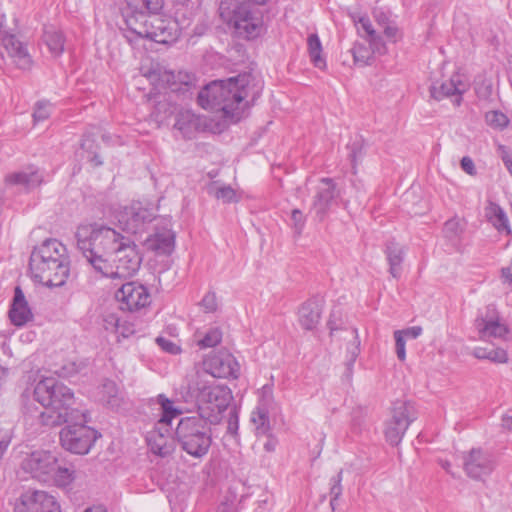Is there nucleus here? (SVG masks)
<instances>
[{
	"label": "nucleus",
	"instance_id": "nucleus-33",
	"mask_svg": "<svg viewBox=\"0 0 512 512\" xmlns=\"http://www.w3.org/2000/svg\"><path fill=\"white\" fill-rule=\"evenodd\" d=\"M101 401L112 409L118 408L121 405L122 398L119 395V389L115 382L106 381L102 385Z\"/></svg>",
	"mask_w": 512,
	"mask_h": 512
},
{
	"label": "nucleus",
	"instance_id": "nucleus-2",
	"mask_svg": "<svg viewBox=\"0 0 512 512\" xmlns=\"http://www.w3.org/2000/svg\"><path fill=\"white\" fill-rule=\"evenodd\" d=\"M34 399L41 404L42 410L31 411L30 417H35L41 425L59 426L69 421H85V412L73 408L74 393L55 378H45L34 388Z\"/></svg>",
	"mask_w": 512,
	"mask_h": 512
},
{
	"label": "nucleus",
	"instance_id": "nucleus-18",
	"mask_svg": "<svg viewBox=\"0 0 512 512\" xmlns=\"http://www.w3.org/2000/svg\"><path fill=\"white\" fill-rule=\"evenodd\" d=\"M0 40L8 55L19 69L28 70L31 68L33 61L27 46L16 35L4 30L2 22H0Z\"/></svg>",
	"mask_w": 512,
	"mask_h": 512
},
{
	"label": "nucleus",
	"instance_id": "nucleus-54",
	"mask_svg": "<svg viewBox=\"0 0 512 512\" xmlns=\"http://www.w3.org/2000/svg\"><path fill=\"white\" fill-rule=\"evenodd\" d=\"M135 333L134 325L128 321H121L115 331V334L123 338H128Z\"/></svg>",
	"mask_w": 512,
	"mask_h": 512
},
{
	"label": "nucleus",
	"instance_id": "nucleus-43",
	"mask_svg": "<svg viewBox=\"0 0 512 512\" xmlns=\"http://www.w3.org/2000/svg\"><path fill=\"white\" fill-rule=\"evenodd\" d=\"M352 54L355 63L361 66L369 65L372 59V52L363 44H355L352 48Z\"/></svg>",
	"mask_w": 512,
	"mask_h": 512
},
{
	"label": "nucleus",
	"instance_id": "nucleus-39",
	"mask_svg": "<svg viewBox=\"0 0 512 512\" xmlns=\"http://www.w3.org/2000/svg\"><path fill=\"white\" fill-rule=\"evenodd\" d=\"M349 333L351 334L352 340L347 347V369L351 372L352 366L360 353V340L356 328H352Z\"/></svg>",
	"mask_w": 512,
	"mask_h": 512
},
{
	"label": "nucleus",
	"instance_id": "nucleus-9",
	"mask_svg": "<svg viewBox=\"0 0 512 512\" xmlns=\"http://www.w3.org/2000/svg\"><path fill=\"white\" fill-rule=\"evenodd\" d=\"M87 415L85 421H69L68 425L60 431L61 446L74 454H87L100 434L93 428L87 426Z\"/></svg>",
	"mask_w": 512,
	"mask_h": 512
},
{
	"label": "nucleus",
	"instance_id": "nucleus-47",
	"mask_svg": "<svg viewBox=\"0 0 512 512\" xmlns=\"http://www.w3.org/2000/svg\"><path fill=\"white\" fill-rule=\"evenodd\" d=\"M292 227L297 235H300L305 226V216L299 209H293L291 212Z\"/></svg>",
	"mask_w": 512,
	"mask_h": 512
},
{
	"label": "nucleus",
	"instance_id": "nucleus-53",
	"mask_svg": "<svg viewBox=\"0 0 512 512\" xmlns=\"http://www.w3.org/2000/svg\"><path fill=\"white\" fill-rule=\"evenodd\" d=\"M156 343L162 348V350L170 354H178L181 350L178 345L164 337H157Z\"/></svg>",
	"mask_w": 512,
	"mask_h": 512
},
{
	"label": "nucleus",
	"instance_id": "nucleus-29",
	"mask_svg": "<svg viewBox=\"0 0 512 512\" xmlns=\"http://www.w3.org/2000/svg\"><path fill=\"white\" fill-rule=\"evenodd\" d=\"M175 128L186 138H192L194 133L202 128L201 118L190 110H180L176 116Z\"/></svg>",
	"mask_w": 512,
	"mask_h": 512
},
{
	"label": "nucleus",
	"instance_id": "nucleus-55",
	"mask_svg": "<svg viewBox=\"0 0 512 512\" xmlns=\"http://www.w3.org/2000/svg\"><path fill=\"white\" fill-rule=\"evenodd\" d=\"M239 428V417L236 409L229 412L227 432L233 436L237 435Z\"/></svg>",
	"mask_w": 512,
	"mask_h": 512
},
{
	"label": "nucleus",
	"instance_id": "nucleus-42",
	"mask_svg": "<svg viewBox=\"0 0 512 512\" xmlns=\"http://www.w3.org/2000/svg\"><path fill=\"white\" fill-rule=\"evenodd\" d=\"M213 196L223 203H236L240 200L237 192L229 185H223L210 190Z\"/></svg>",
	"mask_w": 512,
	"mask_h": 512
},
{
	"label": "nucleus",
	"instance_id": "nucleus-37",
	"mask_svg": "<svg viewBox=\"0 0 512 512\" xmlns=\"http://www.w3.org/2000/svg\"><path fill=\"white\" fill-rule=\"evenodd\" d=\"M81 149L86 153V158L92 166L98 167L103 164V161L97 152L98 144L90 136H85L83 138Z\"/></svg>",
	"mask_w": 512,
	"mask_h": 512
},
{
	"label": "nucleus",
	"instance_id": "nucleus-56",
	"mask_svg": "<svg viewBox=\"0 0 512 512\" xmlns=\"http://www.w3.org/2000/svg\"><path fill=\"white\" fill-rule=\"evenodd\" d=\"M444 231L448 237H454L461 231L460 221L456 218L445 222Z\"/></svg>",
	"mask_w": 512,
	"mask_h": 512
},
{
	"label": "nucleus",
	"instance_id": "nucleus-28",
	"mask_svg": "<svg viewBox=\"0 0 512 512\" xmlns=\"http://www.w3.org/2000/svg\"><path fill=\"white\" fill-rule=\"evenodd\" d=\"M321 300L311 298L304 302L299 308V323L306 330L314 329L321 317Z\"/></svg>",
	"mask_w": 512,
	"mask_h": 512
},
{
	"label": "nucleus",
	"instance_id": "nucleus-52",
	"mask_svg": "<svg viewBox=\"0 0 512 512\" xmlns=\"http://www.w3.org/2000/svg\"><path fill=\"white\" fill-rule=\"evenodd\" d=\"M498 153L504 166L506 167L510 176L512 177V153L508 150V148L505 145L498 146Z\"/></svg>",
	"mask_w": 512,
	"mask_h": 512
},
{
	"label": "nucleus",
	"instance_id": "nucleus-3",
	"mask_svg": "<svg viewBox=\"0 0 512 512\" xmlns=\"http://www.w3.org/2000/svg\"><path fill=\"white\" fill-rule=\"evenodd\" d=\"M70 264L66 246L55 238H49L32 250L29 270L35 281L48 287H60L69 277Z\"/></svg>",
	"mask_w": 512,
	"mask_h": 512
},
{
	"label": "nucleus",
	"instance_id": "nucleus-58",
	"mask_svg": "<svg viewBox=\"0 0 512 512\" xmlns=\"http://www.w3.org/2000/svg\"><path fill=\"white\" fill-rule=\"evenodd\" d=\"M356 24L360 25V27L364 30V32L367 34L368 38L376 34V31L374 30L372 23L367 16H360L358 20H355Z\"/></svg>",
	"mask_w": 512,
	"mask_h": 512
},
{
	"label": "nucleus",
	"instance_id": "nucleus-4",
	"mask_svg": "<svg viewBox=\"0 0 512 512\" xmlns=\"http://www.w3.org/2000/svg\"><path fill=\"white\" fill-rule=\"evenodd\" d=\"M251 74H240L226 80H216L207 84L198 93V104L213 112H223L225 117L238 115L239 104L249 97Z\"/></svg>",
	"mask_w": 512,
	"mask_h": 512
},
{
	"label": "nucleus",
	"instance_id": "nucleus-22",
	"mask_svg": "<svg viewBox=\"0 0 512 512\" xmlns=\"http://www.w3.org/2000/svg\"><path fill=\"white\" fill-rule=\"evenodd\" d=\"M494 468L493 457L481 449H472L464 461V469L467 475L473 479L489 475Z\"/></svg>",
	"mask_w": 512,
	"mask_h": 512
},
{
	"label": "nucleus",
	"instance_id": "nucleus-1",
	"mask_svg": "<svg viewBox=\"0 0 512 512\" xmlns=\"http://www.w3.org/2000/svg\"><path fill=\"white\" fill-rule=\"evenodd\" d=\"M75 238L77 248L101 278L127 280L141 266L142 255L137 244L112 227L82 224L77 227Z\"/></svg>",
	"mask_w": 512,
	"mask_h": 512
},
{
	"label": "nucleus",
	"instance_id": "nucleus-50",
	"mask_svg": "<svg viewBox=\"0 0 512 512\" xmlns=\"http://www.w3.org/2000/svg\"><path fill=\"white\" fill-rule=\"evenodd\" d=\"M201 306L203 307L204 311L207 313H211L216 311L217 309V298L216 294L214 292H208L205 294L201 301Z\"/></svg>",
	"mask_w": 512,
	"mask_h": 512
},
{
	"label": "nucleus",
	"instance_id": "nucleus-62",
	"mask_svg": "<svg viewBox=\"0 0 512 512\" xmlns=\"http://www.w3.org/2000/svg\"><path fill=\"white\" fill-rule=\"evenodd\" d=\"M489 348L486 347H475L472 351V355L479 360H486Z\"/></svg>",
	"mask_w": 512,
	"mask_h": 512
},
{
	"label": "nucleus",
	"instance_id": "nucleus-16",
	"mask_svg": "<svg viewBox=\"0 0 512 512\" xmlns=\"http://www.w3.org/2000/svg\"><path fill=\"white\" fill-rule=\"evenodd\" d=\"M126 6L123 8V17L128 28L129 34L134 30V25L130 20L136 23L148 18V15H153L159 12L163 7V0H125Z\"/></svg>",
	"mask_w": 512,
	"mask_h": 512
},
{
	"label": "nucleus",
	"instance_id": "nucleus-38",
	"mask_svg": "<svg viewBox=\"0 0 512 512\" xmlns=\"http://www.w3.org/2000/svg\"><path fill=\"white\" fill-rule=\"evenodd\" d=\"M251 421L254 423L258 435H266L269 432V416L265 408L257 407L251 414Z\"/></svg>",
	"mask_w": 512,
	"mask_h": 512
},
{
	"label": "nucleus",
	"instance_id": "nucleus-13",
	"mask_svg": "<svg viewBox=\"0 0 512 512\" xmlns=\"http://www.w3.org/2000/svg\"><path fill=\"white\" fill-rule=\"evenodd\" d=\"M115 299L120 304V309L125 311H137L150 303L148 289L141 283L129 281L116 291Z\"/></svg>",
	"mask_w": 512,
	"mask_h": 512
},
{
	"label": "nucleus",
	"instance_id": "nucleus-6",
	"mask_svg": "<svg viewBox=\"0 0 512 512\" xmlns=\"http://www.w3.org/2000/svg\"><path fill=\"white\" fill-rule=\"evenodd\" d=\"M221 18L234 29V33L245 39L258 37L263 30V21L251 5L241 0H225L219 6Z\"/></svg>",
	"mask_w": 512,
	"mask_h": 512
},
{
	"label": "nucleus",
	"instance_id": "nucleus-46",
	"mask_svg": "<svg viewBox=\"0 0 512 512\" xmlns=\"http://www.w3.org/2000/svg\"><path fill=\"white\" fill-rule=\"evenodd\" d=\"M508 353L503 348L489 349L486 360L493 363L504 364L508 362Z\"/></svg>",
	"mask_w": 512,
	"mask_h": 512
},
{
	"label": "nucleus",
	"instance_id": "nucleus-36",
	"mask_svg": "<svg viewBox=\"0 0 512 512\" xmlns=\"http://www.w3.org/2000/svg\"><path fill=\"white\" fill-rule=\"evenodd\" d=\"M308 51L314 66L318 68L325 67V60L321 56L322 45L317 34H311L307 39Z\"/></svg>",
	"mask_w": 512,
	"mask_h": 512
},
{
	"label": "nucleus",
	"instance_id": "nucleus-32",
	"mask_svg": "<svg viewBox=\"0 0 512 512\" xmlns=\"http://www.w3.org/2000/svg\"><path fill=\"white\" fill-rule=\"evenodd\" d=\"M484 123L495 132H503L510 125V118L507 114L498 109H491L483 115Z\"/></svg>",
	"mask_w": 512,
	"mask_h": 512
},
{
	"label": "nucleus",
	"instance_id": "nucleus-63",
	"mask_svg": "<svg viewBox=\"0 0 512 512\" xmlns=\"http://www.w3.org/2000/svg\"><path fill=\"white\" fill-rule=\"evenodd\" d=\"M501 277L507 283H512V259L508 266L501 269Z\"/></svg>",
	"mask_w": 512,
	"mask_h": 512
},
{
	"label": "nucleus",
	"instance_id": "nucleus-26",
	"mask_svg": "<svg viewBox=\"0 0 512 512\" xmlns=\"http://www.w3.org/2000/svg\"><path fill=\"white\" fill-rule=\"evenodd\" d=\"M9 317L16 326H23L33 319V313L20 286H16L14 289Z\"/></svg>",
	"mask_w": 512,
	"mask_h": 512
},
{
	"label": "nucleus",
	"instance_id": "nucleus-8",
	"mask_svg": "<svg viewBox=\"0 0 512 512\" xmlns=\"http://www.w3.org/2000/svg\"><path fill=\"white\" fill-rule=\"evenodd\" d=\"M136 27L125 37L132 43L138 38H146L160 44L174 43L180 36L182 28L176 19L160 15L158 12L148 15V18L136 23L130 20Z\"/></svg>",
	"mask_w": 512,
	"mask_h": 512
},
{
	"label": "nucleus",
	"instance_id": "nucleus-34",
	"mask_svg": "<svg viewBox=\"0 0 512 512\" xmlns=\"http://www.w3.org/2000/svg\"><path fill=\"white\" fill-rule=\"evenodd\" d=\"M157 402L160 404L162 409V415L157 424L169 426L172 419L180 414V410L175 408L173 402L163 394L158 395Z\"/></svg>",
	"mask_w": 512,
	"mask_h": 512
},
{
	"label": "nucleus",
	"instance_id": "nucleus-45",
	"mask_svg": "<svg viewBox=\"0 0 512 512\" xmlns=\"http://www.w3.org/2000/svg\"><path fill=\"white\" fill-rule=\"evenodd\" d=\"M52 109L53 106L49 101H38L33 112L34 122L39 123L47 120L51 115Z\"/></svg>",
	"mask_w": 512,
	"mask_h": 512
},
{
	"label": "nucleus",
	"instance_id": "nucleus-19",
	"mask_svg": "<svg viewBox=\"0 0 512 512\" xmlns=\"http://www.w3.org/2000/svg\"><path fill=\"white\" fill-rule=\"evenodd\" d=\"M0 40L8 55L19 69L28 70L31 68L33 61L27 46L16 35L4 30L2 22H0Z\"/></svg>",
	"mask_w": 512,
	"mask_h": 512
},
{
	"label": "nucleus",
	"instance_id": "nucleus-11",
	"mask_svg": "<svg viewBox=\"0 0 512 512\" xmlns=\"http://www.w3.org/2000/svg\"><path fill=\"white\" fill-rule=\"evenodd\" d=\"M21 467L33 478L41 482H49L57 469V457L49 451H34L23 459Z\"/></svg>",
	"mask_w": 512,
	"mask_h": 512
},
{
	"label": "nucleus",
	"instance_id": "nucleus-24",
	"mask_svg": "<svg viewBox=\"0 0 512 512\" xmlns=\"http://www.w3.org/2000/svg\"><path fill=\"white\" fill-rule=\"evenodd\" d=\"M475 328L478 332V337L480 340L488 341L490 339H499L503 341L508 340V335L510 334V329L500 320L499 317L496 318H486V317H477L475 319Z\"/></svg>",
	"mask_w": 512,
	"mask_h": 512
},
{
	"label": "nucleus",
	"instance_id": "nucleus-60",
	"mask_svg": "<svg viewBox=\"0 0 512 512\" xmlns=\"http://www.w3.org/2000/svg\"><path fill=\"white\" fill-rule=\"evenodd\" d=\"M461 168L469 175H475L476 174V169H475V165H474V162L473 160L468 157V156H465L461 159Z\"/></svg>",
	"mask_w": 512,
	"mask_h": 512
},
{
	"label": "nucleus",
	"instance_id": "nucleus-23",
	"mask_svg": "<svg viewBox=\"0 0 512 512\" xmlns=\"http://www.w3.org/2000/svg\"><path fill=\"white\" fill-rule=\"evenodd\" d=\"M313 199L312 209L319 221L328 213L333 200L337 197L336 184L331 178H322Z\"/></svg>",
	"mask_w": 512,
	"mask_h": 512
},
{
	"label": "nucleus",
	"instance_id": "nucleus-5",
	"mask_svg": "<svg viewBox=\"0 0 512 512\" xmlns=\"http://www.w3.org/2000/svg\"><path fill=\"white\" fill-rule=\"evenodd\" d=\"M212 423L204 416L182 418L176 428V438L183 451L194 458L204 457L212 445Z\"/></svg>",
	"mask_w": 512,
	"mask_h": 512
},
{
	"label": "nucleus",
	"instance_id": "nucleus-64",
	"mask_svg": "<svg viewBox=\"0 0 512 512\" xmlns=\"http://www.w3.org/2000/svg\"><path fill=\"white\" fill-rule=\"evenodd\" d=\"M217 512H235V507H234V504L233 502H229L228 500L227 501H224L222 502L218 508H217Z\"/></svg>",
	"mask_w": 512,
	"mask_h": 512
},
{
	"label": "nucleus",
	"instance_id": "nucleus-20",
	"mask_svg": "<svg viewBox=\"0 0 512 512\" xmlns=\"http://www.w3.org/2000/svg\"><path fill=\"white\" fill-rule=\"evenodd\" d=\"M146 441L150 451L163 458L171 455L175 450V439L169 426L157 424L147 433Z\"/></svg>",
	"mask_w": 512,
	"mask_h": 512
},
{
	"label": "nucleus",
	"instance_id": "nucleus-48",
	"mask_svg": "<svg viewBox=\"0 0 512 512\" xmlns=\"http://www.w3.org/2000/svg\"><path fill=\"white\" fill-rule=\"evenodd\" d=\"M395 339V350L399 361L404 362L406 360V339L401 335V332L394 331Z\"/></svg>",
	"mask_w": 512,
	"mask_h": 512
},
{
	"label": "nucleus",
	"instance_id": "nucleus-21",
	"mask_svg": "<svg viewBox=\"0 0 512 512\" xmlns=\"http://www.w3.org/2000/svg\"><path fill=\"white\" fill-rule=\"evenodd\" d=\"M148 78L151 81L158 80L160 85L168 88L171 92L177 94L189 93L191 85V77L187 73L178 72L175 74L172 71L157 69L149 73Z\"/></svg>",
	"mask_w": 512,
	"mask_h": 512
},
{
	"label": "nucleus",
	"instance_id": "nucleus-25",
	"mask_svg": "<svg viewBox=\"0 0 512 512\" xmlns=\"http://www.w3.org/2000/svg\"><path fill=\"white\" fill-rule=\"evenodd\" d=\"M5 180L9 184L19 185L26 191H31L45 182V176L42 169L35 165H28L20 171L8 174Z\"/></svg>",
	"mask_w": 512,
	"mask_h": 512
},
{
	"label": "nucleus",
	"instance_id": "nucleus-15",
	"mask_svg": "<svg viewBox=\"0 0 512 512\" xmlns=\"http://www.w3.org/2000/svg\"><path fill=\"white\" fill-rule=\"evenodd\" d=\"M205 372L214 378H238L240 366L236 358L228 352L212 354L204 359Z\"/></svg>",
	"mask_w": 512,
	"mask_h": 512
},
{
	"label": "nucleus",
	"instance_id": "nucleus-49",
	"mask_svg": "<svg viewBox=\"0 0 512 512\" xmlns=\"http://www.w3.org/2000/svg\"><path fill=\"white\" fill-rule=\"evenodd\" d=\"M368 42L372 53H378L379 55H383L387 52V47L382 37L377 33L368 38Z\"/></svg>",
	"mask_w": 512,
	"mask_h": 512
},
{
	"label": "nucleus",
	"instance_id": "nucleus-7",
	"mask_svg": "<svg viewBox=\"0 0 512 512\" xmlns=\"http://www.w3.org/2000/svg\"><path fill=\"white\" fill-rule=\"evenodd\" d=\"M189 391L195 397L198 415L212 423H219L221 413L228 407L232 398L231 391L221 385L207 384L200 377L189 385Z\"/></svg>",
	"mask_w": 512,
	"mask_h": 512
},
{
	"label": "nucleus",
	"instance_id": "nucleus-57",
	"mask_svg": "<svg viewBox=\"0 0 512 512\" xmlns=\"http://www.w3.org/2000/svg\"><path fill=\"white\" fill-rule=\"evenodd\" d=\"M397 332H401V335L406 340H414L417 339L423 332L421 326H412L401 330H396Z\"/></svg>",
	"mask_w": 512,
	"mask_h": 512
},
{
	"label": "nucleus",
	"instance_id": "nucleus-61",
	"mask_svg": "<svg viewBox=\"0 0 512 512\" xmlns=\"http://www.w3.org/2000/svg\"><path fill=\"white\" fill-rule=\"evenodd\" d=\"M374 18H375L376 22L382 27H384L385 25L392 22L389 19V16L387 15V13L383 10L374 11Z\"/></svg>",
	"mask_w": 512,
	"mask_h": 512
},
{
	"label": "nucleus",
	"instance_id": "nucleus-17",
	"mask_svg": "<svg viewBox=\"0 0 512 512\" xmlns=\"http://www.w3.org/2000/svg\"><path fill=\"white\" fill-rule=\"evenodd\" d=\"M467 89L468 86L462 81L461 75L453 74L449 80L434 82L430 87V95L436 101L450 98L454 105L459 106Z\"/></svg>",
	"mask_w": 512,
	"mask_h": 512
},
{
	"label": "nucleus",
	"instance_id": "nucleus-31",
	"mask_svg": "<svg viewBox=\"0 0 512 512\" xmlns=\"http://www.w3.org/2000/svg\"><path fill=\"white\" fill-rule=\"evenodd\" d=\"M386 258L389 264V272L393 278L398 279L401 275V265L404 260V249L395 242H389L385 249Z\"/></svg>",
	"mask_w": 512,
	"mask_h": 512
},
{
	"label": "nucleus",
	"instance_id": "nucleus-51",
	"mask_svg": "<svg viewBox=\"0 0 512 512\" xmlns=\"http://www.w3.org/2000/svg\"><path fill=\"white\" fill-rule=\"evenodd\" d=\"M384 35L391 41L397 42L401 37V32L394 21L383 27Z\"/></svg>",
	"mask_w": 512,
	"mask_h": 512
},
{
	"label": "nucleus",
	"instance_id": "nucleus-44",
	"mask_svg": "<svg viewBox=\"0 0 512 512\" xmlns=\"http://www.w3.org/2000/svg\"><path fill=\"white\" fill-rule=\"evenodd\" d=\"M343 479V470H340L336 476L332 477L330 479V505L332 509H335L336 501L339 499V497L342 494L343 488L341 485Z\"/></svg>",
	"mask_w": 512,
	"mask_h": 512
},
{
	"label": "nucleus",
	"instance_id": "nucleus-12",
	"mask_svg": "<svg viewBox=\"0 0 512 512\" xmlns=\"http://www.w3.org/2000/svg\"><path fill=\"white\" fill-rule=\"evenodd\" d=\"M14 512H61L55 497L45 491H26L16 500Z\"/></svg>",
	"mask_w": 512,
	"mask_h": 512
},
{
	"label": "nucleus",
	"instance_id": "nucleus-30",
	"mask_svg": "<svg viewBox=\"0 0 512 512\" xmlns=\"http://www.w3.org/2000/svg\"><path fill=\"white\" fill-rule=\"evenodd\" d=\"M43 41L53 56L58 57L64 52L65 36L63 32L56 27L45 26Z\"/></svg>",
	"mask_w": 512,
	"mask_h": 512
},
{
	"label": "nucleus",
	"instance_id": "nucleus-41",
	"mask_svg": "<svg viewBox=\"0 0 512 512\" xmlns=\"http://www.w3.org/2000/svg\"><path fill=\"white\" fill-rule=\"evenodd\" d=\"M75 471L67 467H61L57 463V469L53 472L51 480L59 487H66L72 483Z\"/></svg>",
	"mask_w": 512,
	"mask_h": 512
},
{
	"label": "nucleus",
	"instance_id": "nucleus-59",
	"mask_svg": "<svg viewBox=\"0 0 512 512\" xmlns=\"http://www.w3.org/2000/svg\"><path fill=\"white\" fill-rule=\"evenodd\" d=\"M119 322H120V319L117 315H115L113 313L107 314L104 318V328L107 331H111V332L115 333Z\"/></svg>",
	"mask_w": 512,
	"mask_h": 512
},
{
	"label": "nucleus",
	"instance_id": "nucleus-35",
	"mask_svg": "<svg viewBox=\"0 0 512 512\" xmlns=\"http://www.w3.org/2000/svg\"><path fill=\"white\" fill-rule=\"evenodd\" d=\"M489 213V220L493 224V226L499 232H505L507 235H509L511 233V229L508 217L504 210L498 205H493L490 208Z\"/></svg>",
	"mask_w": 512,
	"mask_h": 512
},
{
	"label": "nucleus",
	"instance_id": "nucleus-14",
	"mask_svg": "<svg viewBox=\"0 0 512 512\" xmlns=\"http://www.w3.org/2000/svg\"><path fill=\"white\" fill-rule=\"evenodd\" d=\"M154 219L153 212L140 202L125 207L118 216V223L123 231L131 234L141 233L145 225Z\"/></svg>",
	"mask_w": 512,
	"mask_h": 512
},
{
	"label": "nucleus",
	"instance_id": "nucleus-40",
	"mask_svg": "<svg viewBox=\"0 0 512 512\" xmlns=\"http://www.w3.org/2000/svg\"><path fill=\"white\" fill-rule=\"evenodd\" d=\"M222 340V331L218 327H212L207 330L202 338L197 340L200 348H213Z\"/></svg>",
	"mask_w": 512,
	"mask_h": 512
},
{
	"label": "nucleus",
	"instance_id": "nucleus-27",
	"mask_svg": "<svg viewBox=\"0 0 512 512\" xmlns=\"http://www.w3.org/2000/svg\"><path fill=\"white\" fill-rule=\"evenodd\" d=\"M145 245L158 255H169L174 250L175 234L169 229L157 231L145 240Z\"/></svg>",
	"mask_w": 512,
	"mask_h": 512
},
{
	"label": "nucleus",
	"instance_id": "nucleus-10",
	"mask_svg": "<svg viewBox=\"0 0 512 512\" xmlns=\"http://www.w3.org/2000/svg\"><path fill=\"white\" fill-rule=\"evenodd\" d=\"M417 414L414 403L396 401L391 409L390 418L385 422L386 441L392 446L399 445L410 424L417 419Z\"/></svg>",
	"mask_w": 512,
	"mask_h": 512
}]
</instances>
